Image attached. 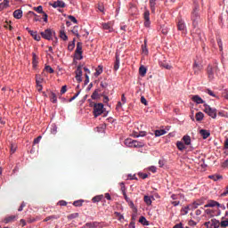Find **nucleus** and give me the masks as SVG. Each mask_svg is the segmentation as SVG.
<instances>
[{
    "instance_id": "34",
    "label": "nucleus",
    "mask_w": 228,
    "mask_h": 228,
    "mask_svg": "<svg viewBox=\"0 0 228 228\" xmlns=\"http://www.w3.org/2000/svg\"><path fill=\"white\" fill-rule=\"evenodd\" d=\"M60 38H61V40H64V42H66V40H69V37H67V34H65V30L60 31Z\"/></svg>"
},
{
    "instance_id": "33",
    "label": "nucleus",
    "mask_w": 228,
    "mask_h": 228,
    "mask_svg": "<svg viewBox=\"0 0 228 228\" xmlns=\"http://www.w3.org/2000/svg\"><path fill=\"white\" fill-rule=\"evenodd\" d=\"M212 181H220V179H224V177L220 175H213L208 176Z\"/></svg>"
},
{
    "instance_id": "52",
    "label": "nucleus",
    "mask_w": 228,
    "mask_h": 228,
    "mask_svg": "<svg viewBox=\"0 0 228 228\" xmlns=\"http://www.w3.org/2000/svg\"><path fill=\"white\" fill-rule=\"evenodd\" d=\"M217 45L219 47V51H224V46L222 45V39H217Z\"/></svg>"
},
{
    "instance_id": "63",
    "label": "nucleus",
    "mask_w": 228,
    "mask_h": 228,
    "mask_svg": "<svg viewBox=\"0 0 228 228\" xmlns=\"http://www.w3.org/2000/svg\"><path fill=\"white\" fill-rule=\"evenodd\" d=\"M173 228H184V227H183V223H179L175 224Z\"/></svg>"
},
{
    "instance_id": "42",
    "label": "nucleus",
    "mask_w": 228,
    "mask_h": 228,
    "mask_svg": "<svg viewBox=\"0 0 228 228\" xmlns=\"http://www.w3.org/2000/svg\"><path fill=\"white\" fill-rule=\"evenodd\" d=\"M79 216V213H73L67 216L68 220H74V218H77Z\"/></svg>"
},
{
    "instance_id": "31",
    "label": "nucleus",
    "mask_w": 228,
    "mask_h": 228,
    "mask_svg": "<svg viewBox=\"0 0 228 228\" xmlns=\"http://www.w3.org/2000/svg\"><path fill=\"white\" fill-rule=\"evenodd\" d=\"M50 101L53 103L56 104L58 102V98L56 97V94L51 93L50 94Z\"/></svg>"
},
{
    "instance_id": "62",
    "label": "nucleus",
    "mask_w": 228,
    "mask_h": 228,
    "mask_svg": "<svg viewBox=\"0 0 228 228\" xmlns=\"http://www.w3.org/2000/svg\"><path fill=\"white\" fill-rule=\"evenodd\" d=\"M58 205H59V206H67V201H65V200H60V201L58 202Z\"/></svg>"
},
{
    "instance_id": "25",
    "label": "nucleus",
    "mask_w": 228,
    "mask_h": 228,
    "mask_svg": "<svg viewBox=\"0 0 228 228\" xmlns=\"http://www.w3.org/2000/svg\"><path fill=\"white\" fill-rule=\"evenodd\" d=\"M176 147L179 151H184V149H186V145L184 144V142H181V141H178L176 142Z\"/></svg>"
},
{
    "instance_id": "5",
    "label": "nucleus",
    "mask_w": 228,
    "mask_h": 228,
    "mask_svg": "<svg viewBox=\"0 0 228 228\" xmlns=\"http://www.w3.org/2000/svg\"><path fill=\"white\" fill-rule=\"evenodd\" d=\"M125 144H126L127 147H134V148H140L145 145L142 142H139L132 139L125 140Z\"/></svg>"
},
{
    "instance_id": "20",
    "label": "nucleus",
    "mask_w": 228,
    "mask_h": 228,
    "mask_svg": "<svg viewBox=\"0 0 228 228\" xmlns=\"http://www.w3.org/2000/svg\"><path fill=\"white\" fill-rule=\"evenodd\" d=\"M192 101L193 102H196V104H204V100L199 95L192 96Z\"/></svg>"
},
{
    "instance_id": "47",
    "label": "nucleus",
    "mask_w": 228,
    "mask_h": 228,
    "mask_svg": "<svg viewBox=\"0 0 228 228\" xmlns=\"http://www.w3.org/2000/svg\"><path fill=\"white\" fill-rule=\"evenodd\" d=\"M34 10L35 12H37V13H44V8L42 7V5L35 7Z\"/></svg>"
},
{
    "instance_id": "26",
    "label": "nucleus",
    "mask_w": 228,
    "mask_h": 228,
    "mask_svg": "<svg viewBox=\"0 0 228 228\" xmlns=\"http://www.w3.org/2000/svg\"><path fill=\"white\" fill-rule=\"evenodd\" d=\"M102 199H104V196L103 195H97V196H94L93 199H92V202H94V204L97 203V202H101L102 200Z\"/></svg>"
},
{
    "instance_id": "17",
    "label": "nucleus",
    "mask_w": 228,
    "mask_h": 228,
    "mask_svg": "<svg viewBox=\"0 0 228 228\" xmlns=\"http://www.w3.org/2000/svg\"><path fill=\"white\" fill-rule=\"evenodd\" d=\"M159 65L162 69H166L167 70L172 69V65H170L168 62L163 61L159 62Z\"/></svg>"
},
{
    "instance_id": "21",
    "label": "nucleus",
    "mask_w": 228,
    "mask_h": 228,
    "mask_svg": "<svg viewBox=\"0 0 228 228\" xmlns=\"http://www.w3.org/2000/svg\"><path fill=\"white\" fill-rule=\"evenodd\" d=\"M29 35H31V37L34 38V40H36L37 42H40V36H38V34H37V31H33V30H28Z\"/></svg>"
},
{
    "instance_id": "49",
    "label": "nucleus",
    "mask_w": 228,
    "mask_h": 228,
    "mask_svg": "<svg viewBox=\"0 0 228 228\" xmlns=\"http://www.w3.org/2000/svg\"><path fill=\"white\" fill-rule=\"evenodd\" d=\"M71 31L73 35H75L76 37H77V38H79V32L77 31V27H74Z\"/></svg>"
},
{
    "instance_id": "51",
    "label": "nucleus",
    "mask_w": 228,
    "mask_h": 228,
    "mask_svg": "<svg viewBox=\"0 0 228 228\" xmlns=\"http://www.w3.org/2000/svg\"><path fill=\"white\" fill-rule=\"evenodd\" d=\"M68 19H69L71 22H74V24H77V20L76 19V17L69 15L68 16Z\"/></svg>"
},
{
    "instance_id": "57",
    "label": "nucleus",
    "mask_w": 228,
    "mask_h": 228,
    "mask_svg": "<svg viewBox=\"0 0 228 228\" xmlns=\"http://www.w3.org/2000/svg\"><path fill=\"white\" fill-rule=\"evenodd\" d=\"M141 102L142 104H144V106H147V99H145L144 96L141 97Z\"/></svg>"
},
{
    "instance_id": "55",
    "label": "nucleus",
    "mask_w": 228,
    "mask_h": 228,
    "mask_svg": "<svg viewBox=\"0 0 228 228\" xmlns=\"http://www.w3.org/2000/svg\"><path fill=\"white\" fill-rule=\"evenodd\" d=\"M40 140H42V135H39L34 139V144L40 143Z\"/></svg>"
},
{
    "instance_id": "7",
    "label": "nucleus",
    "mask_w": 228,
    "mask_h": 228,
    "mask_svg": "<svg viewBox=\"0 0 228 228\" xmlns=\"http://www.w3.org/2000/svg\"><path fill=\"white\" fill-rule=\"evenodd\" d=\"M177 29H178V31H182V33L183 35H186V33L188 31L186 28V23L181 18L178 19V21H177Z\"/></svg>"
},
{
    "instance_id": "43",
    "label": "nucleus",
    "mask_w": 228,
    "mask_h": 228,
    "mask_svg": "<svg viewBox=\"0 0 228 228\" xmlns=\"http://www.w3.org/2000/svg\"><path fill=\"white\" fill-rule=\"evenodd\" d=\"M140 224H142V225H149V221L144 216H141L139 219Z\"/></svg>"
},
{
    "instance_id": "14",
    "label": "nucleus",
    "mask_w": 228,
    "mask_h": 228,
    "mask_svg": "<svg viewBox=\"0 0 228 228\" xmlns=\"http://www.w3.org/2000/svg\"><path fill=\"white\" fill-rule=\"evenodd\" d=\"M200 134L202 136L203 140H207V138H209V136H211V133L206 129L200 130Z\"/></svg>"
},
{
    "instance_id": "18",
    "label": "nucleus",
    "mask_w": 228,
    "mask_h": 228,
    "mask_svg": "<svg viewBox=\"0 0 228 228\" xmlns=\"http://www.w3.org/2000/svg\"><path fill=\"white\" fill-rule=\"evenodd\" d=\"M102 29H105L106 31H109V33H111L113 31V28H111L110 23H102Z\"/></svg>"
},
{
    "instance_id": "8",
    "label": "nucleus",
    "mask_w": 228,
    "mask_h": 228,
    "mask_svg": "<svg viewBox=\"0 0 228 228\" xmlns=\"http://www.w3.org/2000/svg\"><path fill=\"white\" fill-rule=\"evenodd\" d=\"M75 54L78 57H77V60H83V43L78 42L77 44V48L75 51Z\"/></svg>"
},
{
    "instance_id": "56",
    "label": "nucleus",
    "mask_w": 228,
    "mask_h": 228,
    "mask_svg": "<svg viewBox=\"0 0 228 228\" xmlns=\"http://www.w3.org/2000/svg\"><path fill=\"white\" fill-rule=\"evenodd\" d=\"M139 177H141L142 179H147V177H149V175L139 173Z\"/></svg>"
},
{
    "instance_id": "11",
    "label": "nucleus",
    "mask_w": 228,
    "mask_h": 228,
    "mask_svg": "<svg viewBox=\"0 0 228 228\" xmlns=\"http://www.w3.org/2000/svg\"><path fill=\"white\" fill-rule=\"evenodd\" d=\"M219 226L222 228L228 227V211H226L224 216L222 217Z\"/></svg>"
},
{
    "instance_id": "46",
    "label": "nucleus",
    "mask_w": 228,
    "mask_h": 228,
    "mask_svg": "<svg viewBox=\"0 0 228 228\" xmlns=\"http://www.w3.org/2000/svg\"><path fill=\"white\" fill-rule=\"evenodd\" d=\"M97 227V224H94V223H86L85 225V228H95Z\"/></svg>"
},
{
    "instance_id": "19",
    "label": "nucleus",
    "mask_w": 228,
    "mask_h": 228,
    "mask_svg": "<svg viewBox=\"0 0 228 228\" xmlns=\"http://www.w3.org/2000/svg\"><path fill=\"white\" fill-rule=\"evenodd\" d=\"M14 19H22V10L17 9L13 12Z\"/></svg>"
},
{
    "instance_id": "38",
    "label": "nucleus",
    "mask_w": 228,
    "mask_h": 228,
    "mask_svg": "<svg viewBox=\"0 0 228 228\" xmlns=\"http://www.w3.org/2000/svg\"><path fill=\"white\" fill-rule=\"evenodd\" d=\"M44 83V78L40 75L36 76V84L42 85Z\"/></svg>"
},
{
    "instance_id": "45",
    "label": "nucleus",
    "mask_w": 228,
    "mask_h": 228,
    "mask_svg": "<svg viewBox=\"0 0 228 228\" xmlns=\"http://www.w3.org/2000/svg\"><path fill=\"white\" fill-rule=\"evenodd\" d=\"M75 74H76V76H83V69H82L81 66H78L77 68Z\"/></svg>"
},
{
    "instance_id": "40",
    "label": "nucleus",
    "mask_w": 228,
    "mask_h": 228,
    "mask_svg": "<svg viewBox=\"0 0 228 228\" xmlns=\"http://www.w3.org/2000/svg\"><path fill=\"white\" fill-rule=\"evenodd\" d=\"M203 118H204V113L202 112L196 113V120L198 122H200V120H202Z\"/></svg>"
},
{
    "instance_id": "61",
    "label": "nucleus",
    "mask_w": 228,
    "mask_h": 228,
    "mask_svg": "<svg viewBox=\"0 0 228 228\" xmlns=\"http://www.w3.org/2000/svg\"><path fill=\"white\" fill-rule=\"evenodd\" d=\"M222 167H223V168H227V167H228V159L224 160V161L222 163Z\"/></svg>"
},
{
    "instance_id": "12",
    "label": "nucleus",
    "mask_w": 228,
    "mask_h": 228,
    "mask_svg": "<svg viewBox=\"0 0 228 228\" xmlns=\"http://www.w3.org/2000/svg\"><path fill=\"white\" fill-rule=\"evenodd\" d=\"M192 69L194 70V74L198 75L200 72V70H202L203 69L202 63L194 61Z\"/></svg>"
},
{
    "instance_id": "9",
    "label": "nucleus",
    "mask_w": 228,
    "mask_h": 228,
    "mask_svg": "<svg viewBox=\"0 0 228 228\" xmlns=\"http://www.w3.org/2000/svg\"><path fill=\"white\" fill-rule=\"evenodd\" d=\"M204 225L207 228H218L220 227V221L216 219H211L210 221L206 222Z\"/></svg>"
},
{
    "instance_id": "58",
    "label": "nucleus",
    "mask_w": 228,
    "mask_h": 228,
    "mask_svg": "<svg viewBox=\"0 0 228 228\" xmlns=\"http://www.w3.org/2000/svg\"><path fill=\"white\" fill-rule=\"evenodd\" d=\"M223 97H224V99H226L228 101V90H224L223 92Z\"/></svg>"
},
{
    "instance_id": "2",
    "label": "nucleus",
    "mask_w": 228,
    "mask_h": 228,
    "mask_svg": "<svg viewBox=\"0 0 228 228\" xmlns=\"http://www.w3.org/2000/svg\"><path fill=\"white\" fill-rule=\"evenodd\" d=\"M40 35L45 40H53V37H56V32L51 28H46L45 31L40 32Z\"/></svg>"
},
{
    "instance_id": "10",
    "label": "nucleus",
    "mask_w": 228,
    "mask_h": 228,
    "mask_svg": "<svg viewBox=\"0 0 228 228\" xmlns=\"http://www.w3.org/2000/svg\"><path fill=\"white\" fill-rule=\"evenodd\" d=\"M143 17H144V26L146 28H149V26H151V12H149V10H146L144 12V14H143Z\"/></svg>"
},
{
    "instance_id": "1",
    "label": "nucleus",
    "mask_w": 228,
    "mask_h": 228,
    "mask_svg": "<svg viewBox=\"0 0 228 228\" xmlns=\"http://www.w3.org/2000/svg\"><path fill=\"white\" fill-rule=\"evenodd\" d=\"M191 19L192 20V26L193 28H197L199 24H200V15H199V5H195Z\"/></svg>"
},
{
    "instance_id": "41",
    "label": "nucleus",
    "mask_w": 228,
    "mask_h": 228,
    "mask_svg": "<svg viewBox=\"0 0 228 228\" xmlns=\"http://www.w3.org/2000/svg\"><path fill=\"white\" fill-rule=\"evenodd\" d=\"M60 216H50L44 219V222H49V220H58Z\"/></svg>"
},
{
    "instance_id": "44",
    "label": "nucleus",
    "mask_w": 228,
    "mask_h": 228,
    "mask_svg": "<svg viewBox=\"0 0 228 228\" xmlns=\"http://www.w3.org/2000/svg\"><path fill=\"white\" fill-rule=\"evenodd\" d=\"M199 206H200V203H199L197 201L193 202L191 205H189V207L191 208V210L197 209V208H199Z\"/></svg>"
},
{
    "instance_id": "29",
    "label": "nucleus",
    "mask_w": 228,
    "mask_h": 228,
    "mask_svg": "<svg viewBox=\"0 0 228 228\" xmlns=\"http://www.w3.org/2000/svg\"><path fill=\"white\" fill-rule=\"evenodd\" d=\"M139 74L142 77H145V74H147V68H145V66H141L139 68Z\"/></svg>"
},
{
    "instance_id": "37",
    "label": "nucleus",
    "mask_w": 228,
    "mask_h": 228,
    "mask_svg": "<svg viewBox=\"0 0 228 228\" xmlns=\"http://www.w3.org/2000/svg\"><path fill=\"white\" fill-rule=\"evenodd\" d=\"M99 92H101V89H96L94 93H93V94H92V99L94 100V101H95V99H99Z\"/></svg>"
},
{
    "instance_id": "50",
    "label": "nucleus",
    "mask_w": 228,
    "mask_h": 228,
    "mask_svg": "<svg viewBox=\"0 0 228 228\" xmlns=\"http://www.w3.org/2000/svg\"><path fill=\"white\" fill-rule=\"evenodd\" d=\"M206 93L208 94V95H211V97L218 98V96H216V94H215V93L213 91H211L210 89H207Z\"/></svg>"
},
{
    "instance_id": "16",
    "label": "nucleus",
    "mask_w": 228,
    "mask_h": 228,
    "mask_svg": "<svg viewBox=\"0 0 228 228\" xmlns=\"http://www.w3.org/2000/svg\"><path fill=\"white\" fill-rule=\"evenodd\" d=\"M18 216H9L4 218V222L5 224H12V222H15L17 220Z\"/></svg>"
},
{
    "instance_id": "24",
    "label": "nucleus",
    "mask_w": 228,
    "mask_h": 228,
    "mask_svg": "<svg viewBox=\"0 0 228 228\" xmlns=\"http://www.w3.org/2000/svg\"><path fill=\"white\" fill-rule=\"evenodd\" d=\"M150 8L151 10V13L156 12V0H150Z\"/></svg>"
},
{
    "instance_id": "36",
    "label": "nucleus",
    "mask_w": 228,
    "mask_h": 228,
    "mask_svg": "<svg viewBox=\"0 0 228 228\" xmlns=\"http://www.w3.org/2000/svg\"><path fill=\"white\" fill-rule=\"evenodd\" d=\"M83 202H85L83 200H76L73 202V206H75V208H81V206H83Z\"/></svg>"
},
{
    "instance_id": "54",
    "label": "nucleus",
    "mask_w": 228,
    "mask_h": 228,
    "mask_svg": "<svg viewBox=\"0 0 228 228\" xmlns=\"http://www.w3.org/2000/svg\"><path fill=\"white\" fill-rule=\"evenodd\" d=\"M81 94V91H78L73 97L69 99V102H72V101H75L76 98Z\"/></svg>"
},
{
    "instance_id": "39",
    "label": "nucleus",
    "mask_w": 228,
    "mask_h": 228,
    "mask_svg": "<svg viewBox=\"0 0 228 228\" xmlns=\"http://www.w3.org/2000/svg\"><path fill=\"white\" fill-rule=\"evenodd\" d=\"M74 47H76V39H74L71 43L68 45L69 51H74Z\"/></svg>"
},
{
    "instance_id": "53",
    "label": "nucleus",
    "mask_w": 228,
    "mask_h": 228,
    "mask_svg": "<svg viewBox=\"0 0 228 228\" xmlns=\"http://www.w3.org/2000/svg\"><path fill=\"white\" fill-rule=\"evenodd\" d=\"M150 172H152V174H156L158 168L154 166H151L149 167Z\"/></svg>"
},
{
    "instance_id": "15",
    "label": "nucleus",
    "mask_w": 228,
    "mask_h": 228,
    "mask_svg": "<svg viewBox=\"0 0 228 228\" xmlns=\"http://www.w3.org/2000/svg\"><path fill=\"white\" fill-rule=\"evenodd\" d=\"M53 8H65V2L58 0L52 4Z\"/></svg>"
},
{
    "instance_id": "27",
    "label": "nucleus",
    "mask_w": 228,
    "mask_h": 228,
    "mask_svg": "<svg viewBox=\"0 0 228 228\" xmlns=\"http://www.w3.org/2000/svg\"><path fill=\"white\" fill-rule=\"evenodd\" d=\"M119 68H120V58L118 57V55H116V61L114 63V70H118Z\"/></svg>"
},
{
    "instance_id": "30",
    "label": "nucleus",
    "mask_w": 228,
    "mask_h": 228,
    "mask_svg": "<svg viewBox=\"0 0 228 228\" xmlns=\"http://www.w3.org/2000/svg\"><path fill=\"white\" fill-rule=\"evenodd\" d=\"M101 74H102V65H99L97 68H96V71L94 73V76L95 77H99V76H101Z\"/></svg>"
},
{
    "instance_id": "64",
    "label": "nucleus",
    "mask_w": 228,
    "mask_h": 228,
    "mask_svg": "<svg viewBox=\"0 0 228 228\" xmlns=\"http://www.w3.org/2000/svg\"><path fill=\"white\" fill-rule=\"evenodd\" d=\"M224 149H228V138L224 141Z\"/></svg>"
},
{
    "instance_id": "32",
    "label": "nucleus",
    "mask_w": 228,
    "mask_h": 228,
    "mask_svg": "<svg viewBox=\"0 0 228 228\" xmlns=\"http://www.w3.org/2000/svg\"><path fill=\"white\" fill-rule=\"evenodd\" d=\"M142 51L145 56L149 54V50L147 49V40H144V45H142Z\"/></svg>"
},
{
    "instance_id": "60",
    "label": "nucleus",
    "mask_w": 228,
    "mask_h": 228,
    "mask_svg": "<svg viewBox=\"0 0 228 228\" xmlns=\"http://www.w3.org/2000/svg\"><path fill=\"white\" fill-rule=\"evenodd\" d=\"M188 209H191L190 206H186L184 208H183L184 215H188Z\"/></svg>"
},
{
    "instance_id": "6",
    "label": "nucleus",
    "mask_w": 228,
    "mask_h": 228,
    "mask_svg": "<svg viewBox=\"0 0 228 228\" xmlns=\"http://www.w3.org/2000/svg\"><path fill=\"white\" fill-rule=\"evenodd\" d=\"M204 111L208 114V117H211L212 118H216V109L211 108V106L205 104Z\"/></svg>"
},
{
    "instance_id": "35",
    "label": "nucleus",
    "mask_w": 228,
    "mask_h": 228,
    "mask_svg": "<svg viewBox=\"0 0 228 228\" xmlns=\"http://www.w3.org/2000/svg\"><path fill=\"white\" fill-rule=\"evenodd\" d=\"M163 134H167V131L165 129L155 131V136H163Z\"/></svg>"
},
{
    "instance_id": "48",
    "label": "nucleus",
    "mask_w": 228,
    "mask_h": 228,
    "mask_svg": "<svg viewBox=\"0 0 228 228\" xmlns=\"http://www.w3.org/2000/svg\"><path fill=\"white\" fill-rule=\"evenodd\" d=\"M45 70H46V72H49V74H54V69H53L51 66H45Z\"/></svg>"
},
{
    "instance_id": "13",
    "label": "nucleus",
    "mask_w": 228,
    "mask_h": 228,
    "mask_svg": "<svg viewBox=\"0 0 228 228\" xmlns=\"http://www.w3.org/2000/svg\"><path fill=\"white\" fill-rule=\"evenodd\" d=\"M220 208V203L215 200H208V204L204 206V208Z\"/></svg>"
},
{
    "instance_id": "4",
    "label": "nucleus",
    "mask_w": 228,
    "mask_h": 228,
    "mask_svg": "<svg viewBox=\"0 0 228 228\" xmlns=\"http://www.w3.org/2000/svg\"><path fill=\"white\" fill-rule=\"evenodd\" d=\"M104 113V104L95 103L94 106V115L95 118Z\"/></svg>"
},
{
    "instance_id": "23",
    "label": "nucleus",
    "mask_w": 228,
    "mask_h": 228,
    "mask_svg": "<svg viewBox=\"0 0 228 228\" xmlns=\"http://www.w3.org/2000/svg\"><path fill=\"white\" fill-rule=\"evenodd\" d=\"M32 65L33 67H37L38 65V56H37V53H32Z\"/></svg>"
},
{
    "instance_id": "59",
    "label": "nucleus",
    "mask_w": 228,
    "mask_h": 228,
    "mask_svg": "<svg viewBox=\"0 0 228 228\" xmlns=\"http://www.w3.org/2000/svg\"><path fill=\"white\" fill-rule=\"evenodd\" d=\"M98 10H99L100 12H104V5H103L102 4H98Z\"/></svg>"
},
{
    "instance_id": "22",
    "label": "nucleus",
    "mask_w": 228,
    "mask_h": 228,
    "mask_svg": "<svg viewBox=\"0 0 228 228\" xmlns=\"http://www.w3.org/2000/svg\"><path fill=\"white\" fill-rule=\"evenodd\" d=\"M182 140L184 145H191V137L190 135H184Z\"/></svg>"
},
{
    "instance_id": "3",
    "label": "nucleus",
    "mask_w": 228,
    "mask_h": 228,
    "mask_svg": "<svg viewBox=\"0 0 228 228\" xmlns=\"http://www.w3.org/2000/svg\"><path fill=\"white\" fill-rule=\"evenodd\" d=\"M218 72V65H208L207 69V74L208 76V79H215V74Z\"/></svg>"
},
{
    "instance_id": "28",
    "label": "nucleus",
    "mask_w": 228,
    "mask_h": 228,
    "mask_svg": "<svg viewBox=\"0 0 228 228\" xmlns=\"http://www.w3.org/2000/svg\"><path fill=\"white\" fill-rule=\"evenodd\" d=\"M152 199H154V197L152 196H144V202L147 206H151V204H152Z\"/></svg>"
}]
</instances>
